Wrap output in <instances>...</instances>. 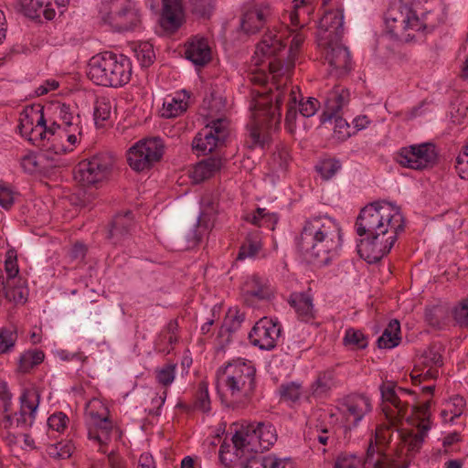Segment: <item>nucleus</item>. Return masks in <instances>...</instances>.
<instances>
[{
  "mask_svg": "<svg viewBox=\"0 0 468 468\" xmlns=\"http://www.w3.org/2000/svg\"><path fill=\"white\" fill-rule=\"evenodd\" d=\"M382 398V411L387 422L379 424L375 431L374 439H370L366 457L365 468H409L410 456L420 451L429 430L430 408L428 399L420 406H413L412 413L418 419L414 429L401 428L403 420L409 421L410 405L402 397L413 392L396 388L393 382H384L379 387Z\"/></svg>",
  "mask_w": 468,
  "mask_h": 468,
  "instance_id": "obj_1",
  "label": "nucleus"
},
{
  "mask_svg": "<svg viewBox=\"0 0 468 468\" xmlns=\"http://www.w3.org/2000/svg\"><path fill=\"white\" fill-rule=\"evenodd\" d=\"M400 208L386 201L373 202L363 207L356 221V234L365 237L357 244L361 258L376 263L388 255L404 230Z\"/></svg>",
  "mask_w": 468,
  "mask_h": 468,
  "instance_id": "obj_2",
  "label": "nucleus"
},
{
  "mask_svg": "<svg viewBox=\"0 0 468 468\" xmlns=\"http://www.w3.org/2000/svg\"><path fill=\"white\" fill-rule=\"evenodd\" d=\"M446 18L442 0H413L410 5L392 4L385 15V23L389 34L399 37L411 32L429 34L442 24Z\"/></svg>",
  "mask_w": 468,
  "mask_h": 468,
  "instance_id": "obj_3",
  "label": "nucleus"
},
{
  "mask_svg": "<svg viewBox=\"0 0 468 468\" xmlns=\"http://www.w3.org/2000/svg\"><path fill=\"white\" fill-rule=\"evenodd\" d=\"M342 245L341 228L329 217H315L304 222L296 248L304 260L315 266L328 265Z\"/></svg>",
  "mask_w": 468,
  "mask_h": 468,
  "instance_id": "obj_4",
  "label": "nucleus"
},
{
  "mask_svg": "<svg viewBox=\"0 0 468 468\" xmlns=\"http://www.w3.org/2000/svg\"><path fill=\"white\" fill-rule=\"evenodd\" d=\"M271 82L269 88L261 86L265 95L272 98L273 107L281 112L282 105L285 104L286 113L284 119L285 129L291 133L296 130L298 113L309 118L314 116L320 108V102L314 97H308L305 101L298 86L292 85L288 77H282L283 67L280 60H270L268 63Z\"/></svg>",
  "mask_w": 468,
  "mask_h": 468,
  "instance_id": "obj_5",
  "label": "nucleus"
},
{
  "mask_svg": "<svg viewBox=\"0 0 468 468\" xmlns=\"http://www.w3.org/2000/svg\"><path fill=\"white\" fill-rule=\"evenodd\" d=\"M48 146L57 154L72 152L82 137L81 118L75 106L53 101L46 106Z\"/></svg>",
  "mask_w": 468,
  "mask_h": 468,
  "instance_id": "obj_6",
  "label": "nucleus"
},
{
  "mask_svg": "<svg viewBox=\"0 0 468 468\" xmlns=\"http://www.w3.org/2000/svg\"><path fill=\"white\" fill-rule=\"evenodd\" d=\"M217 378L233 409L245 408L251 402L257 387L256 368L251 361L238 358L229 362L218 369Z\"/></svg>",
  "mask_w": 468,
  "mask_h": 468,
  "instance_id": "obj_7",
  "label": "nucleus"
},
{
  "mask_svg": "<svg viewBox=\"0 0 468 468\" xmlns=\"http://www.w3.org/2000/svg\"><path fill=\"white\" fill-rule=\"evenodd\" d=\"M305 37L303 34L300 32L294 34L289 48V62L286 67L283 68L282 77H284V73L291 68H293L294 59ZM284 48L285 44L277 34L270 31L262 37L261 41L257 44L254 56L252 57V62L257 67L250 77L252 83L260 86L268 84L270 77L271 78L268 68L270 60H280L282 67H284L282 59L279 58L280 52H282Z\"/></svg>",
  "mask_w": 468,
  "mask_h": 468,
  "instance_id": "obj_8",
  "label": "nucleus"
},
{
  "mask_svg": "<svg viewBox=\"0 0 468 468\" xmlns=\"http://www.w3.org/2000/svg\"><path fill=\"white\" fill-rule=\"evenodd\" d=\"M86 73L88 79L96 85L122 87L131 80L132 63L122 54L102 52L90 58Z\"/></svg>",
  "mask_w": 468,
  "mask_h": 468,
  "instance_id": "obj_9",
  "label": "nucleus"
},
{
  "mask_svg": "<svg viewBox=\"0 0 468 468\" xmlns=\"http://www.w3.org/2000/svg\"><path fill=\"white\" fill-rule=\"evenodd\" d=\"M252 101L250 109L252 112V121L247 125L248 138L246 144L249 148H263L267 142L266 131L276 129L282 120V114L273 107L272 98L265 95L261 90L251 91Z\"/></svg>",
  "mask_w": 468,
  "mask_h": 468,
  "instance_id": "obj_10",
  "label": "nucleus"
},
{
  "mask_svg": "<svg viewBox=\"0 0 468 468\" xmlns=\"http://www.w3.org/2000/svg\"><path fill=\"white\" fill-rule=\"evenodd\" d=\"M276 441V429L269 421L246 423L232 437L237 449L255 452L268 451Z\"/></svg>",
  "mask_w": 468,
  "mask_h": 468,
  "instance_id": "obj_11",
  "label": "nucleus"
},
{
  "mask_svg": "<svg viewBox=\"0 0 468 468\" xmlns=\"http://www.w3.org/2000/svg\"><path fill=\"white\" fill-rule=\"evenodd\" d=\"M115 164L114 156L101 152L81 160L74 170V178L83 186H102L112 176Z\"/></svg>",
  "mask_w": 468,
  "mask_h": 468,
  "instance_id": "obj_12",
  "label": "nucleus"
},
{
  "mask_svg": "<svg viewBox=\"0 0 468 468\" xmlns=\"http://www.w3.org/2000/svg\"><path fill=\"white\" fill-rule=\"evenodd\" d=\"M17 129L20 134L33 144H39L45 140L49 143L46 107L40 104H32L25 107L20 112Z\"/></svg>",
  "mask_w": 468,
  "mask_h": 468,
  "instance_id": "obj_13",
  "label": "nucleus"
},
{
  "mask_svg": "<svg viewBox=\"0 0 468 468\" xmlns=\"http://www.w3.org/2000/svg\"><path fill=\"white\" fill-rule=\"evenodd\" d=\"M164 153L165 144L160 137L144 138L129 149L127 161L133 170L143 172L159 162Z\"/></svg>",
  "mask_w": 468,
  "mask_h": 468,
  "instance_id": "obj_14",
  "label": "nucleus"
},
{
  "mask_svg": "<svg viewBox=\"0 0 468 468\" xmlns=\"http://www.w3.org/2000/svg\"><path fill=\"white\" fill-rule=\"evenodd\" d=\"M101 19L117 32L134 31L142 27L141 9L133 1L122 2L113 11L103 15Z\"/></svg>",
  "mask_w": 468,
  "mask_h": 468,
  "instance_id": "obj_15",
  "label": "nucleus"
},
{
  "mask_svg": "<svg viewBox=\"0 0 468 468\" xmlns=\"http://www.w3.org/2000/svg\"><path fill=\"white\" fill-rule=\"evenodd\" d=\"M228 135L227 120L217 119L197 133L192 145L197 151L207 154L213 152L219 144H222Z\"/></svg>",
  "mask_w": 468,
  "mask_h": 468,
  "instance_id": "obj_16",
  "label": "nucleus"
},
{
  "mask_svg": "<svg viewBox=\"0 0 468 468\" xmlns=\"http://www.w3.org/2000/svg\"><path fill=\"white\" fill-rule=\"evenodd\" d=\"M442 366V355L440 347L430 346L416 359L410 378L414 385L422 381L436 379L439 376V367Z\"/></svg>",
  "mask_w": 468,
  "mask_h": 468,
  "instance_id": "obj_17",
  "label": "nucleus"
},
{
  "mask_svg": "<svg viewBox=\"0 0 468 468\" xmlns=\"http://www.w3.org/2000/svg\"><path fill=\"white\" fill-rule=\"evenodd\" d=\"M436 158L434 144H422L401 148L396 160L404 167L421 170L434 164Z\"/></svg>",
  "mask_w": 468,
  "mask_h": 468,
  "instance_id": "obj_18",
  "label": "nucleus"
},
{
  "mask_svg": "<svg viewBox=\"0 0 468 468\" xmlns=\"http://www.w3.org/2000/svg\"><path fill=\"white\" fill-rule=\"evenodd\" d=\"M20 410L14 415H6L5 420L10 426L27 429L32 426L40 400V392L37 388L23 390L20 396Z\"/></svg>",
  "mask_w": 468,
  "mask_h": 468,
  "instance_id": "obj_19",
  "label": "nucleus"
},
{
  "mask_svg": "<svg viewBox=\"0 0 468 468\" xmlns=\"http://www.w3.org/2000/svg\"><path fill=\"white\" fill-rule=\"evenodd\" d=\"M372 410L371 399L362 393H354L345 397L339 406L340 413L349 428H356Z\"/></svg>",
  "mask_w": 468,
  "mask_h": 468,
  "instance_id": "obj_20",
  "label": "nucleus"
},
{
  "mask_svg": "<svg viewBox=\"0 0 468 468\" xmlns=\"http://www.w3.org/2000/svg\"><path fill=\"white\" fill-rule=\"evenodd\" d=\"M282 326L271 318L263 317L252 327L249 334L251 345L262 350H272L281 335Z\"/></svg>",
  "mask_w": 468,
  "mask_h": 468,
  "instance_id": "obj_21",
  "label": "nucleus"
},
{
  "mask_svg": "<svg viewBox=\"0 0 468 468\" xmlns=\"http://www.w3.org/2000/svg\"><path fill=\"white\" fill-rule=\"evenodd\" d=\"M344 30L343 10L335 9L324 12L318 24V45H328L331 42L341 41Z\"/></svg>",
  "mask_w": 468,
  "mask_h": 468,
  "instance_id": "obj_22",
  "label": "nucleus"
},
{
  "mask_svg": "<svg viewBox=\"0 0 468 468\" xmlns=\"http://www.w3.org/2000/svg\"><path fill=\"white\" fill-rule=\"evenodd\" d=\"M340 42L319 45L323 48L325 60L331 67V73H335L338 77L347 74L352 69L350 52Z\"/></svg>",
  "mask_w": 468,
  "mask_h": 468,
  "instance_id": "obj_23",
  "label": "nucleus"
},
{
  "mask_svg": "<svg viewBox=\"0 0 468 468\" xmlns=\"http://www.w3.org/2000/svg\"><path fill=\"white\" fill-rule=\"evenodd\" d=\"M134 228V218L131 210L117 213L109 225L107 239L114 245H124L130 239Z\"/></svg>",
  "mask_w": 468,
  "mask_h": 468,
  "instance_id": "obj_24",
  "label": "nucleus"
},
{
  "mask_svg": "<svg viewBox=\"0 0 468 468\" xmlns=\"http://www.w3.org/2000/svg\"><path fill=\"white\" fill-rule=\"evenodd\" d=\"M25 15L31 18H38L41 15L48 20L55 17V6L65 7L69 0H18Z\"/></svg>",
  "mask_w": 468,
  "mask_h": 468,
  "instance_id": "obj_25",
  "label": "nucleus"
},
{
  "mask_svg": "<svg viewBox=\"0 0 468 468\" xmlns=\"http://www.w3.org/2000/svg\"><path fill=\"white\" fill-rule=\"evenodd\" d=\"M184 22L182 0H162L160 26L169 33L176 32Z\"/></svg>",
  "mask_w": 468,
  "mask_h": 468,
  "instance_id": "obj_26",
  "label": "nucleus"
},
{
  "mask_svg": "<svg viewBox=\"0 0 468 468\" xmlns=\"http://www.w3.org/2000/svg\"><path fill=\"white\" fill-rule=\"evenodd\" d=\"M271 16L269 5H260L245 11L241 18V28L247 34H255L268 24Z\"/></svg>",
  "mask_w": 468,
  "mask_h": 468,
  "instance_id": "obj_27",
  "label": "nucleus"
},
{
  "mask_svg": "<svg viewBox=\"0 0 468 468\" xmlns=\"http://www.w3.org/2000/svg\"><path fill=\"white\" fill-rule=\"evenodd\" d=\"M338 385L339 379L335 369L328 368L320 371L314 381L310 385L309 396L315 399H325Z\"/></svg>",
  "mask_w": 468,
  "mask_h": 468,
  "instance_id": "obj_28",
  "label": "nucleus"
},
{
  "mask_svg": "<svg viewBox=\"0 0 468 468\" xmlns=\"http://www.w3.org/2000/svg\"><path fill=\"white\" fill-rule=\"evenodd\" d=\"M186 58L197 66H205L211 59V49L207 39L194 37L188 41L185 50Z\"/></svg>",
  "mask_w": 468,
  "mask_h": 468,
  "instance_id": "obj_29",
  "label": "nucleus"
},
{
  "mask_svg": "<svg viewBox=\"0 0 468 468\" xmlns=\"http://www.w3.org/2000/svg\"><path fill=\"white\" fill-rule=\"evenodd\" d=\"M314 0H293L292 9L290 12L289 17L292 27V31H296L304 27L311 21V16L315 10Z\"/></svg>",
  "mask_w": 468,
  "mask_h": 468,
  "instance_id": "obj_30",
  "label": "nucleus"
},
{
  "mask_svg": "<svg viewBox=\"0 0 468 468\" xmlns=\"http://www.w3.org/2000/svg\"><path fill=\"white\" fill-rule=\"evenodd\" d=\"M288 303L294 309L300 321L310 323L315 318L313 297L307 292H292L288 298Z\"/></svg>",
  "mask_w": 468,
  "mask_h": 468,
  "instance_id": "obj_31",
  "label": "nucleus"
},
{
  "mask_svg": "<svg viewBox=\"0 0 468 468\" xmlns=\"http://www.w3.org/2000/svg\"><path fill=\"white\" fill-rule=\"evenodd\" d=\"M177 407L185 412L199 411L203 414H208L211 411V400L208 393V385L207 381H200L193 396L191 404L178 403Z\"/></svg>",
  "mask_w": 468,
  "mask_h": 468,
  "instance_id": "obj_32",
  "label": "nucleus"
},
{
  "mask_svg": "<svg viewBox=\"0 0 468 468\" xmlns=\"http://www.w3.org/2000/svg\"><path fill=\"white\" fill-rule=\"evenodd\" d=\"M190 93L183 90L175 95H168L163 103L162 117L176 118L189 107Z\"/></svg>",
  "mask_w": 468,
  "mask_h": 468,
  "instance_id": "obj_33",
  "label": "nucleus"
},
{
  "mask_svg": "<svg viewBox=\"0 0 468 468\" xmlns=\"http://www.w3.org/2000/svg\"><path fill=\"white\" fill-rule=\"evenodd\" d=\"M244 468H295V465L291 458L268 453L250 459Z\"/></svg>",
  "mask_w": 468,
  "mask_h": 468,
  "instance_id": "obj_34",
  "label": "nucleus"
},
{
  "mask_svg": "<svg viewBox=\"0 0 468 468\" xmlns=\"http://www.w3.org/2000/svg\"><path fill=\"white\" fill-rule=\"evenodd\" d=\"M221 160L209 157L197 163L191 171V177L196 183H200L212 177L221 168Z\"/></svg>",
  "mask_w": 468,
  "mask_h": 468,
  "instance_id": "obj_35",
  "label": "nucleus"
},
{
  "mask_svg": "<svg viewBox=\"0 0 468 468\" xmlns=\"http://www.w3.org/2000/svg\"><path fill=\"white\" fill-rule=\"evenodd\" d=\"M350 100L349 90L341 86H335L327 95L326 110L329 118H333L348 104Z\"/></svg>",
  "mask_w": 468,
  "mask_h": 468,
  "instance_id": "obj_36",
  "label": "nucleus"
},
{
  "mask_svg": "<svg viewBox=\"0 0 468 468\" xmlns=\"http://www.w3.org/2000/svg\"><path fill=\"white\" fill-rule=\"evenodd\" d=\"M178 323L176 320H170L164 331L159 335L155 344L158 352L169 354L174 349V345L178 341Z\"/></svg>",
  "mask_w": 468,
  "mask_h": 468,
  "instance_id": "obj_37",
  "label": "nucleus"
},
{
  "mask_svg": "<svg viewBox=\"0 0 468 468\" xmlns=\"http://www.w3.org/2000/svg\"><path fill=\"white\" fill-rule=\"evenodd\" d=\"M112 104L108 97H98L94 102L93 117L97 127L103 128L111 124Z\"/></svg>",
  "mask_w": 468,
  "mask_h": 468,
  "instance_id": "obj_38",
  "label": "nucleus"
},
{
  "mask_svg": "<svg viewBox=\"0 0 468 468\" xmlns=\"http://www.w3.org/2000/svg\"><path fill=\"white\" fill-rule=\"evenodd\" d=\"M401 341L400 324L399 320H391L384 329L382 335L378 339V346L379 348H394L399 345Z\"/></svg>",
  "mask_w": 468,
  "mask_h": 468,
  "instance_id": "obj_39",
  "label": "nucleus"
},
{
  "mask_svg": "<svg viewBox=\"0 0 468 468\" xmlns=\"http://www.w3.org/2000/svg\"><path fill=\"white\" fill-rule=\"evenodd\" d=\"M261 247V233L259 230L249 232L239 248L237 260L243 261L247 258L255 257Z\"/></svg>",
  "mask_w": 468,
  "mask_h": 468,
  "instance_id": "obj_40",
  "label": "nucleus"
},
{
  "mask_svg": "<svg viewBox=\"0 0 468 468\" xmlns=\"http://www.w3.org/2000/svg\"><path fill=\"white\" fill-rule=\"evenodd\" d=\"M113 425L110 418L105 420V424H97L89 427V439L96 441L100 444L99 452L106 453V446L110 441V435Z\"/></svg>",
  "mask_w": 468,
  "mask_h": 468,
  "instance_id": "obj_41",
  "label": "nucleus"
},
{
  "mask_svg": "<svg viewBox=\"0 0 468 468\" xmlns=\"http://www.w3.org/2000/svg\"><path fill=\"white\" fill-rule=\"evenodd\" d=\"M246 293L260 300H269L273 295L271 289L258 275L246 282Z\"/></svg>",
  "mask_w": 468,
  "mask_h": 468,
  "instance_id": "obj_42",
  "label": "nucleus"
},
{
  "mask_svg": "<svg viewBox=\"0 0 468 468\" xmlns=\"http://www.w3.org/2000/svg\"><path fill=\"white\" fill-rule=\"evenodd\" d=\"M331 431L324 425H316L308 434V440L312 448L321 450L323 453L326 452L324 448L332 441Z\"/></svg>",
  "mask_w": 468,
  "mask_h": 468,
  "instance_id": "obj_43",
  "label": "nucleus"
},
{
  "mask_svg": "<svg viewBox=\"0 0 468 468\" xmlns=\"http://www.w3.org/2000/svg\"><path fill=\"white\" fill-rule=\"evenodd\" d=\"M246 220L257 227L273 230L279 217L276 213H270L266 208L258 207L252 214L246 217Z\"/></svg>",
  "mask_w": 468,
  "mask_h": 468,
  "instance_id": "obj_44",
  "label": "nucleus"
},
{
  "mask_svg": "<svg viewBox=\"0 0 468 468\" xmlns=\"http://www.w3.org/2000/svg\"><path fill=\"white\" fill-rule=\"evenodd\" d=\"M465 399L459 395L452 397L444 403V409L441 415L445 422H452L455 418L460 417L465 409Z\"/></svg>",
  "mask_w": 468,
  "mask_h": 468,
  "instance_id": "obj_45",
  "label": "nucleus"
},
{
  "mask_svg": "<svg viewBox=\"0 0 468 468\" xmlns=\"http://www.w3.org/2000/svg\"><path fill=\"white\" fill-rule=\"evenodd\" d=\"M343 344L353 350H362L368 346V337L360 329L349 327L346 329Z\"/></svg>",
  "mask_w": 468,
  "mask_h": 468,
  "instance_id": "obj_46",
  "label": "nucleus"
},
{
  "mask_svg": "<svg viewBox=\"0 0 468 468\" xmlns=\"http://www.w3.org/2000/svg\"><path fill=\"white\" fill-rule=\"evenodd\" d=\"M45 354L38 349H30L20 355L18 361V371L21 373H28L35 367L44 361Z\"/></svg>",
  "mask_w": 468,
  "mask_h": 468,
  "instance_id": "obj_47",
  "label": "nucleus"
},
{
  "mask_svg": "<svg viewBox=\"0 0 468 468\" xmlns=\"http://www.w3.org/2000/svg\"><path fill=\"white\" fill-rule=\"evenodd\" d=\"M278 393L282 401L295 404L303 395V386L301 383L294 381L282 383L278 388Z\"/></svg>",
  "mask_w": 468,
  "mask_h": 468,
  "instance_id": "obj_48",
  "label": "nucleus"
},
{
  "mask_svg": "<svg viewBox=\"0 0 468 468\" xmlns=\"http://www.w3.org/2000/svg\"><path fill=\"white\" fill-rule=\"evenodd\" d=\"M76 447L71 440H65L47 447L48 455L54 460L69 459Z\"/></svg>",
  "mask_w": 468,
  "mask_h": 468,
  "instance_id": "obj_49",
  "label": "nucleus"
},
{
  "mask_svg": "<svg viewBox=\"0 0 468 468\" xmlns=\"http://www.w3.org/2000/svg\"><path fill=\"white\" fill-rule=\"evenodd\" d=\"M133 52L142 67L147 68L154 61V47L147 41L133 44Z\"/></svg>",
  "mask_w": 468,
  "mask_h": 468,
  "instance_id": "obj_50",
  "label": "nucleus"
},
{
  "mask_svg": "<svg viewBox=\"0 0 468 468\" xmlns=\"http://www.w3.org/2000/svg\"><path fill=\"white\" fill-rule=\"evenodd\" d=\"M342 165L339 160L335 158H326L317 163L315 170L324 180H329L338 173Z\"/></svg>",
  "mask_w": 468,
  "mask_h": 468,
  "instance_id": "obj_51",
  "label": "nucleus"
},
{
  "mask_svg": "<svg viewBox=\"0 0 468 468\" xmlns=\"http://www.w3.org/2000/svg\"><path fill=\"white\" fill-rule=\"evenodd\" d=\"M17 341V331L15 327L0 329V356L11 352Z\"/></svg>",
  "mask_w": 468,
  "mask_h": 468,
  "instance_id": "obj_52",
  "label": "nucleus"
},
{
  "mask_svg": "<svg viewBox=\"0 0 468 468\" xmlns=\"http://www.w3.org/2000/svg\"><path fill=\"white\" fill-rule=\"evenodd\" d=\"M245 320V314L238 307L229 308L225 318L223 326L229 333L236 332Z\"/></svg>",
  "mask_w": 468,
  "mask_h": 468,
  "instance_id": "obj_53",
  "label": "nucleus"
},
{
  "mask_svg": "<svg viewBox=\"0 0 468 468\" xmlns=\"http://www.w3.org/2000/svg\"><path fill=\"white\" fill-rule=\"evenodd\" d=\"M176 364L168 363L155 370L156 381L165 388L169 387L176 378Z\"/></svg>",
  "mask_w": 468,
  "mask_h": 468,
  "instance_id": "obj_54",
  "label": "nucleus"
},
{
  "mask_svg": "<svg viewBox=\"0 0 468 468\" xmlns=\"http://www.w3.org/2000/svg\"><path fill=\"white\" fill-rule=\"evenodd\" d=\"M333 118L335 119L334 133L339 141H346L354 134L346 120L337 115Z\"/></svg>",
  "mask_w": 468,
  "mask_h": 468,
  "instance_id": "obj_55",
  "label": "nucleus"
},
{
  "mask_svg": "<svg viewBox=\"0 0 468 468\" xmlns=\"http://www.w3.org/2000/svg\"><path fill=\"white\" fill-rule=\"evenodd\" d=\"M192 12L202 17H208L214 8L213 0H190Z\"/></svg>",
  "mask_w": 468,
  "mask_h": 468,
  "instance_id": "obj_56",
  "label": "nucleus"
},
{
  "mask_svg": "<svg viewBox=\"0 0 468 468\" xmlns=\"http://www.w3.org/2000/svg\"><path fill=\"white\" fill-rule=\"evenodd\" d=\"M68 422V416L61 411L53 413L48 419V428L58 432H63L67 428Z\"/></svg>",
  "mask_w": 468,
  "mask_h": 468,
  "instance_id": "obj_57",
  "label": "nucleus"
},
{
  "mask_svg": "<svg viewBox=\"0 0 468 468\" xmlns=\"http://www.w3.org/2000/svg\"><path fill=\"white\" fill-rule=\"evenodd\" d=\"M455 169L461 178L468 180V144L463 147V150L458 154Z\"/></svg>",
  "mask_w": 468,
  "mask_h": 468,
  "instance_id": "obj_58",
  "label": "nucleus"
},
{
  "mask_svg": "<svg viewBox=\"0 0 468 468\" xmlns=\"http://www.w3.org/2000/svg\"><path fill=\"white\" fill-rule=\"evenodd\" d=\"M453 318L462 327H468V297L453 309Z\"/></svg>",
  "mask_w": 468,
  "mask_h": 468,
  "instance_id": "obj_59",
  "label": "nucleus"
},
{
  "mask_svg": "<svg viewBox=\"0 0 468 468\" xmlns=\"http://www.w3.org/2000/svg\"><path fill=\"white\" fill-rule=\"evenodd\" d=\"M360 460L352 454L341 453L335 461L333 468H358Z\"/></svg>",
  "mask_w": 468,
  "mask_h": 468,
  "instance_id": "obj_60",
  "label": "nucleus"
},
{
  "mask_svg": "<svg viewBox=\"0 0 468 468\" xmlns=\"http://www.w3.org/2000/svg\"><path fill=\"white\" fill-rule=\"evenodd\" d=\"M102 412L94 411L92 409H90L87 411L88 418V425L89 427H92L97 424H105V420L109 418L108 410L106 408L101 406Z\"/></svg>",
  "mask_w": 468,
  "mask_h": 468,
  "instance_id": "obj_61",
  "label": "nucleus"
},
{
  "mask_svg": "<svg viewBox=\"0 0 468 468\" xmlns=\"http://www.w3.org/2000/svg\"><path fill=\"white\" fill-rule=\"evenodd\" d=\"M15 201L14 192L5 185L0 184V206L9 209Z\"/></svg>",
  "mask_w": 468,
  "mask_h": 468,
  "instance_id": "obj_62",
  "label": "nucleus"
},
{
  "mask_svg": "<svg viewBox=\"0 0 468 468\" xmlns=\"http://www.w3.org/2000/svg\"><path fill=\"white\" fill-rule=\"evenodd\" d=\"M21 166L25 172L28 174H33L38 169V163L37 160V155L33 153H29L25 154L20 161Z\"/></svg>",
  "mask_w": 468,
  "mask_h": 468,
  "instance_id": "obj_63",
  "label": "nucleus"
},
{
  "mask_svg": "<svg viewBox=\"0 0 468 468\" xmlns=\"http://www.w3.org/2000/svg\"><path fill=\"white\" fill-rule=\"evenodd\" d=\"M441 308L438 306L427 307L425 309V321L432 327L441 325Z\"/></svg>",
  "mask_w": 468,
  "mask_h": 468,
  "instance_id": "obj_64",
  "label": "nucleus"
}]
</instances>
